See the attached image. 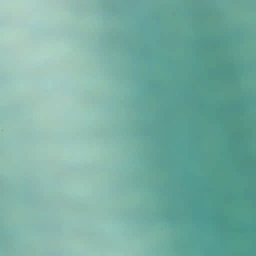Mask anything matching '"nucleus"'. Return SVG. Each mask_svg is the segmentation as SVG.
Wrapping results in <instances>:
<instances>
[{
  "mask_svg": "<svg viewBox=\"0 0 256 256\" xmlns=\"http://www.w3.org/2000/svg\"><path fill=\"white\" fill-rule=\"evenodd\" d=\"M184 98H185L186 97H184ZM238 98H249L250 97H242V96H240V97H237Z\"/></svg>",
  "mask_w": 256,
  "mask_h": 256,
  "instance_id": "f257e3e1",
  "label": "nucleus"
},
{
  "mask_svg": "<svg viewBox=\"0 0 256 256\" xmlns=\"http://www.w3.org/2000/svg\"><path fill=\"white\" fill-rule=\"evenodd\" d=\"M183 96H185V95H184Z\"/></svg>",
  "mask_w": 256,
  "mask_h": 256,
  "instance_id": "f03ea898",
  "label": "nucleus"
}]
</instances>
